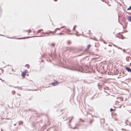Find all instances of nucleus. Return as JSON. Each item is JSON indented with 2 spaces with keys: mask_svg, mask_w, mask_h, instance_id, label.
Here are the masks:
<instances>
[{
  "mask_svg": "<svg viewBox=\"0 0 131 131\" xmlns=\"http://www.w3.org/2000/svg\"><path fill=\"white\" fill-rule=\"evenodd\" d=\"M128 20L129 21L131 22V16L128 17Z\"/></svg>",
  "mask_w": 131,
  "mask_h": 131,
  "instance_id": "obj_19",
  "label": "nucleus"
},
{
  "mask_svg": "<svg viewBox=\"0 0 131 131\" xmlns=\"http://www.w3.org/2000/svg\"><path fill=\"white\" fill-rule=\"evenodd\" d=\"M28 110H24V112H28Z\"/></svg>",
  "mask_w": 131,
  "mask_h": 131,
  "instance_id": "obj_30",
  "label": "nucleus"
},
{
  "mask_svg": "<svg viewBox=\"0 0 131 131\" xmlns=\"http://www.w3.org/2000/svg\"><path fill=\"white\" fill-rule=\"evenodd\" d=\"M58 0H54V1L55 2H56Z\"/></svg>",
  "mask_w": 131,
  "mask_h": 131,
  "instance_id": "obj_46",
  "label": "nucleus"
},
{
  "mask_svg": "<svg viewBox=\"0 0 131 131\" xmlns=\"http://www.w3.org/2000/svg\"><path fill=\"white\" fill-rule=\"evenodd\" d=\"M91 46V44H89L88 45L87 47L85 49V51H86L88 50L90 48Z\"/></svg>",
  "mask_w": 131,
  "mask_h": 131,
  "instance_id": "obj_6",
  "label": "nucleus"
},
{
  "mask_svg": "<svg viewBox=\"0 0 131 131\" xmlns=\"http://www.w3.org/2000/svg\"><path fill=\"white\" fill-rule=\"evenodd\" d=\"M67 43L68 44H71V42L70 41H67Z\"/></svg>",
  "mask_w": 131,
  "mask_h": 131,
  "instance_id": "obj_24",
  "label": "nucleus"
},
{
  "mask_svg": "<svg viewBox=\"0 0 131 131\" xmlns=\"http://www.w3.org/2000/svg\"><path fill=\"white\" fill-rule=\"evenodd\" d=\"M69 123L68 124V126L70 128V127H71V123Z\"/></svg>",
  "mask_w": 131,
  "mask_h": 131,
  "instance_id": "obj_22",
  "label": "nucleus"
},
{
  "mask_svg": "<svg viewBox=\"0 0 131 131\" xmlns=\"http://www.w3.org/2000/svg\"><path fill=\"white\" fill-rule=\"evenodd\" d=\"M14 74V75H18V74Z\"/></svg>",
  "mask_w": 131,
  "mask_h": 131,
  "instance_id": "obj_49",
  "label": "nucleus"
},
{
  "mask_svg": "<svg viewBox=\"0 0 131 131\" xmlns=\"http://www.w3.org/2000/svg\"><path fill=\"white\" fill-rule=\"evenodd\" d=\"M12 70L13 71H14V69H13V68L12 69Z\"/></svg>",
  "mask_w": 131,
  "mask_h": 131,
  "instance_id": "obj_45",
  "label": "nucleus"
},
{
  "mask_svg": "<svg viewBox=\"0 0 131 131\" xmlns=\"http://www.w3.org/2000/svg\"><path fill=\"white\" fill-rule=\"evenodd\" d=\"M9 86H10V87H14V88H18V86H16V87H15V86H11V85H9Z\"/></svg>",
  "mask_w": 131,
  "mask_h": 131,
  "instance_id": "obj_26",
  "label": "nucleus"
},
{
  "mask_svg": "<svg viewBox=\"0 0 131 131\" xmlns=\"http://www.w3.org/2000/svg\"><path fill=\"white\" fill-rule=\"evenodd\" d=\"M26 75V73H25V72H22L21 74V76L23 77V78L24 77H25V75Z\"/></svg>",
  "mask_w": 131,
  "mask_h": 131,
  "instance_id": "obj_13",
  "label": "nucleus"
},
{
  "mask_svg": "<svg viewBox=\"0 0 131 131\" xmlns=\"http://www.w3.org/2000/svg\"><path fill=\"white\" fill-rule=\"evenodd\" d=\"M63 27H66L65 26H63L62 27H61L60 28H63Z\"/></svg>",
  "mask_w": 131,
  "mask_h": 131,
  "instance_id": "obj_31",
  "label": "nucleus"
},
{
  "mask_svg": "<svg viewBox=\"0 0 131 131\" xmlns=\"http://www.w3.org/2000/svg\"><path fill=\"white\" fill-rule=\"evenodd\" d=\"M0 69L1 70L2 73H3L4 71L3 69H2L1 68Z\"/></svg>",
  "mask_w": 131,
  "mask_h": 131,
  "instance_id": "obj_34",
  "label": "nucleus"
},
{
  "mask_svg": "<svg viewBox=\"0 0 131 131\" xmlns=\"http://www.w3.org/2000/svg\"><path fill=\"white\" fill-rule=\"evenodd\" d=\"M75 31V30L74 29V27H73V31Z\"/></svg>",
  "mask_w": 131,
  "mask_h": 131,
  "instance_id": "obj_36",
  "label": "nucleus"
},
{
  "mask_svg": "<svg viewBox=\"0 0 131 131\" xmlns=\"http://www.w3.org/2000/svg\"><path fill=\"white\" fill-rule=\"evenodd\" d=\"M116 70V72H116V74H117L118 73V71L117 70Z\"/></svg>",
  "mask_w": 131,
  "mask_h": 131,
  "instance_id": "obj_35",
  "label": "nucleus"
},
{
  "mask_svg": "<svg viewBox=\"0 0 131 131\" xmlns=\"http://www.w3.org/2000/svg\"><path fill=\"white\" fill-rule=\"evenodd\" d=\"M88 115L89 116L87 117V121L88 122H89L90 124H91L92 122V115L91 114H88Z\"/></svg>",
  "mask_w": 131,
  "mask_h": 131,
  "instance_id": "obj_2",
  "label": "nucleus"
},
{
  "mask_svg": "<svg viewBox=\"0 0 131 131\" xmlns=\"http://www.w3.org/2000/svg\"><path fill=\"white\" fill-rule=\"evenodd\" d=\"M118 37L119 38L123 39L124 37L122 35L120 34H119L118 35Z\"/></svg>",
  "mask_w": 131,
  "mask_h": 131,
  "instance_id": "obj_11",
  "label": "nucleus"
},
{
  "mask_svg": "<svg viewBox=\"0 0 131 131\" xmlns=\"http://www.w3.org/2000/svg\"><path fill=\"white\" fill-rule=\"evenodd\" d=\"M64 35V33H62V32H60V33H58L55 34V35Z\"/></svg>",
  "mask_w": 131,
  "mask_h": 131,
  "instance_id": "obj_15",
  "label": "nucleus"
},
{
  "mask_svg": "<svg viewBox=\"0 0 131 131\" xmlns=\"http://www.w3.org/2000/svg\"><path fill=\"white\" fill-rule=\"evenodd\" d=\"M34 111V110L32 109V108H30L28 110V111Z\"/></svg>",
  "mask_w": 131,
  "mask_h": 131,
  "instance_id": "obj_23",
  "label": "nucleus"
},
{
  "mask_svg": "<svg viewBox=\"0 0 131 131\" xmlns=\"http://www.w3.org/2000/svg\"><path fill=\"white\" fill-rule=\"evenodd\" d=\"M59 83V82L57 81H55L51 83V84L53 86H54Z\"/></svg>",
  "mask_w": 131,
  "mask_h": 131,
  "instance_id": "obj_3",
  "label": "nucleus"
},
{
  "mask_svg": "<svg viewBox=\"0 0 131 131\" xmlns=\"http://www.w3.org/2000/svg\"><path fill=\"white\" fill-rule=\"evenodd\" d=\"M32 90V91H37L36 90Z\"/></svg>",
  "mask_w": 131,
  "mask_h": 131,
  "instance_id": "obj_40",
  "label": "nucleus"
},
{
  "mask_svg": "<svg viewBox=\"0 0 131 131\" xmlns=\"http://www.w3.org/2000/svg\"><path fill=\"white\" fill-rule=\"evenodd\" d=\"M75 35H76V36H79V35L77 34H75Z\"/></svg>",
  "mask_w": 131,
  "mask_h": 131,
  "instance_id": "obj_43",
  "label": "nucleus"
},
{
  "mask_svg": "<svg viewBox=\"0 0 131 131\" xmlns=\"http://www.w3.org/2000/svg\"><path fill=\"white\" fill-rule=\"evenodd\" d=\"M0 11H1V13H2V9L1 8V6H0Z\"/></svg>",
  "mask_w": 131,
  "mask_h": 131,
  "instance_id": "obj_29",
  "label": "nucleus"
},
{
  "mask_svg": "<svg viewBox=\"0 0 131 131\" xmlns=\"http://www.w3.org/2000/svg\"><path fill=\"white\" fill-rule=\"evenodd\" d=\"M35 37V36H28L27 37H21V38H17V39H27L28 38H30L31 37Z\"/></svg>",
  "mask_w": 131,
  "mask_h": 131,
  "instance_id": "obj_4",
  "label": "nucleus"
},
{
  "mask_svg": "<svg viewBox=\"0 0 131 131\" xmlns=\"http://www.w3.org/2000/svg\"><path fill=\"white\" fill-rule=\"evenodd\" d=\"M29 75V74H27L26 75V76H28Z\"/></svg>",
  "mask_w": 131,
  "mask_h": 131,
  "instance_id": "obj_52",
  "label": "nucleus"
},
{
  "mask_svg": "<svg viewBox=\"0 0 131 131\" xmlns=\"http://www.w3.org/2000/svg\"><path fill=\"white\" fill-rule=\"evenodd\" d=\"M29 100H31V98H29Z\"/></svg>",
  "mask_w": 131,
  "mask_h": 131,
  "instance_id": "obj_58",
  "label": "nucleus"
},
{
  "mask_svg": "<svg viewBox=\"0 0 131 131\" xmlns=\"http://www.w3.org/2000/svg\"><path fill=\"white\" fill-rule=\"evenodd\" d=\"M62 113H60V114L61 115V114H62Z\"/></svg>",
  "mask_w": 131,
  "mask_h": 131,
  "instance_id": "obj_56",
  "label": "nucleus"
},
{
  "mask_svg": "<svg viewBox=\"0 0 131 131\" xmlns=\"http://www.w3.org/2000/svg\"><path fill=\"white\" fill-rule=\"evenodd\" d=\"M64 117H63V119H64Z\"/></svg>",
  "mask_w": 131,
  "mask_h": 131,
  "instance_id": "obj_63",
  "label": "nucleus"
},
{
  "mask_svg": "<svg viewBox=\"0 0 131 131\" xmlns=\"http://www.w3.org/2000/svg\"><path fill=\"white\" fill-rule=\"evenodd\" d=\"M13 38V37H9V38L12 39Z\"/></svg>",
  "mask_w": 131,
  "mask_h": 131,
  "instance_id": "obj_57",
  "label": "nucleus"
},
{
  "mask_svg": "<svg viewBox=\"0 0 131 131\" xmlns=\"http://www.w3.org/2000/svg\"><path fill=\"white\" fill-rule=\"evenodd\" d=\"M17 94L18 95H20V94H19V93H18V94Z\"/></svg>",
  "mask_w": 131,
  "mask_h": 131,
  "instance_id": "obj_51",
  "label": "nucleus"
},
{
  "mask_svg": "<svg viewBox=\"0 0 131 131\" xmlns=\"http://www.w3.org/2000/svg\"><path fill=\"white\" fill-rule=\"evenodd\" d=\"M77 27V26H76V25H74V27H74V28H75V27Z\"/></svg>",
  "mask_w": 131,
  "mask_h": 131,
  "instance_id": "obj_38",
  "label": "nucleus"
},
{
  "mask_svg": "<svg viewBox=\"0 0 131 131\" xmlns=\"http://www.w3.org/2000/svg\"><path fill=\"white\" fill-rule=\"evenodd\" d=\"M43 30V29H39V30H38V31H42Z\"/></svg>",
  "mask_w": 131,
  "mask_h": 131,
  "instance_id": "obj_33",
  "label": "nucleus"
},
{
  "mask_svg": "<svg viewBox=\"0 0 131 131\" xmlns=\"http://www.w3.org/2000/svg\"><path fill=\"white\" fill-rule=\"evenodd\" d=\"M97 86L98 87V83L97 84Z\"/></svg>",
  "mask_w": 131,
  "mask_h": 131,
  "instance_id": "obj_59",
  "label": "nucleus"
},
{
  "mask_svg": "<svg viewBox=\"0 0 131 131\" xmlns=\"http://www.w3.org/2000/svg\"><path fill=\"white\" fill-rule=\"evenodd\" d=\"M48 31L49 32V33L52 34H54L56 33V30H54L53 31H51L50 30H48Z\"/></svg>",
  "mask_w": 131,
  "mask_h": 131,
  "instance_id": "obj_12",
  "label": "nucleus"
},
{
  "mask_svg": "<svg viewBox=\"0 0 131 131\" xmlns=\"http://www.w3.org/2000/svg\"><path fill=\"white\" fill-rule=\"evenodd\" d=\"M60 28H56V29H58V30H60Z\"/></svg>",
  "mask_w": 131,
  "mask_h": 131,
  "instance_id": "obj_37",
  "label": "nucleus"
},
{
  "mask_svg": "<svg viewBox=\"0 0 131 131\" xmlns=\"http://www.w3.org/2000/svg\"><path fill=\"white\" fill-rule=\"evenodd\" d=\"M38 31V30L37 31V32L35 34V35H37V34H39V33L41 32V31Z\"/></svg>",
  "mask_w": 131,
  "mask_h": 131,
  "instance_id": "obj_17",
  "label": "nucleus"
},
{
  "mask_svg": "<svg viewBox=\"0 0 131 131\" xmlns=\"http://www.w3.org/2000/svg\"><path fill=\"white\" fill-rule=\"evenodd\" d=\"M74 34H72V33H68V34H67L68 35H73Z\"/></svg>",
  "mask_w": 131,
  "mask_h": 131,
  "instance_id": "obj_28",
  "label": "nucleus"
},
{
  "mask_svg": "<svg viewBox=\"0 0 131 131\" xmlns=\"http://www.w3.org/2000/svg\"><path fill=\"white\" fill-rule=\"evenodd\" d=\"M50 34L49 33V32L48 31V32H41V33H40V34L42 35H45L46 34H47L45 36H42V35H40L39 36H35L36 37H46V36H51V35H50L49 34Z\"/></svg>",
  "mask_w": 131,
  "mask_h": 131,
  "instance_id": "obj_1",
  "label": "nucleus"
},
{
  "mask_svg": "<svg viewBox=\"0 0 131 131\" xmlns=\"http://www.w3.org/2000/svg\"><path fill=\"white\" fill-rule=\"evenodd\" d=\"M49 61H50V62H51V60H49Z\"/></svg>",
  "mask_w": 131,
  "mask_h": 131,
  "instance_id": "obj_60",
  "label": "nucleus"
},
{
  "mask_svg": "<svg viewBox=\"0 0 131 131\" xmlns=\"http://www.w3.org/2000/svg\"><path fill=\"white\" fill-rule=\"evenodd\" d=\"M73 118H74V117L73 116L68 117V119H69V121L68 122H67V123H71V122L72 119H73Z\"/></svg>",
  "mask_w": 131,
  "mask_h": 131,
  "instance_id": "obj_7",
  "label": "nucleus"
},
{
  "mask_svg": "<svg viewBox=\"0 0 131 131\" xmlns=\"http://www.w3.org/2000/svg\"><path fill=\"white\" fill-rule=\"evenodd\" d=\"M51 46H53V47H54L55 46V43H52L51 44Z\"/></svg>",
  "mask_w": 131,
  "mask_h": 131,
  "instance_id": "obj_21",
  "label": "nucleus"
},
{
  "mask_svg": "<svg viewBox=\"0 0 131 131\" xmlns=\"http://www.w3.org/2000/svg\"><path fill=\"white\" fill-rule=\"evenodd\" d=\"M28 70H25L24 71V72H25V73H27L28 72Z\"/></svg>",
  "mask_w": 131,
  "mask_h": 131,
  "instance_id": "obj_25",
  "label": "nucleus"
},
{
  "mask_svg": "<svg viewBox=\"0 0 131 131\" xmlns=\"http://www.w3.org/2000/svg\"><path fill=\"white\" fill-rule=\"evenodd\" d=\"M126 69L128 72H130L131 73V69L130 68L126 67H125Z\"/></svg>",
  "mask_w": 131,
  "mask_h": 131,
  "instance_id": "obj_9",
  "label": "nucleus"
},
{
  "mask_svg": "<svg viewBox=\"0 0 131 131\" xmlns=\"http://www.w3.org/2000/svg\"><path fill=\"white\" fill-rule=\"evenodd\" d=\"M10 122H12V121H11V119H10Z\"/></svg>",
  "mask_w": 131,
  "mask_h": 131,
  "instance_id": "obj_54",
  "label": "nucleus"
},
{
  "mask_svg": "<svg viewBox=\"0 0 131 131\" xmlns=\"http://www.w3.org/2000/svg\"><path fill=\"white\" fill-rule=\"evenodd\" d=\"M40 35H42V36H45V35H43V34L41 35V34H40Z\"/></svg>",
  "mask_w": 131,
  "mask_h": 131,
  "instance_id": "obj_48",
  "label": "nucleus"
},
{
  "mask_svg": "<svg viewBox=\"0 0 131 131\" xmlns=\"http://www.w3.org/2000/svg\"><path fill=\"white\" fill-rule=\"evenodd\" d=\"M28 68H29V65H28V67H27Z\"/></svg>",
  "mask_w": 131,
  "mask_h": 131,
  "instance_id": "obj_39",
  "label": "nucleus"
},
{
  "mask_svg": "<svg viewBox=\"0 0 131 131\" xmlns=\"http://www.w3.org/2000/svg\"><path fill=\"white\" fill-rule=\"evenodd\" d=\"M95 40H96L97 41H98L97 40V39H94Z\"/></svg>",
  "mask_w": 131,
  "mask_h": 131,
  "instance_id": "obj_62",
  "label": "nucleus"
},
{
  "mask_svg": "<svg viewBox=\"0 0 131 131\" xmlns=\"http://www.w3.org/2000/svg\"><path fill=\"white\" fill-rule=\"evenodd\" d=\"M6 119H9V118H6Z\"/></svg>",
  "mask_w": 131,
  "mask_h": 131,
  "instance_id": "obj_53",
  "label": "nucleus"
},
{
  "mask_svg": "<svg viewBox=\"0 0 131 131\" xmlns=\"http://www.w3.org/2000/svg\"><path fill=\"white\" fill-rule=\"evenodd\" d=\"M28 65H29L28 64H26V65H25V66L26 67L27 65L28 66Z\"/></svg>",
  "mask_w": 131,
  "mask_h": 131,
  "instance_id": "obj_44",
  "label": "nucleus"
},
{
  "mask_svg": "<svg viewBox=\"0 0 131 131\" xmlns=\"http://www.w3.org/2000/svg\"><path fill=\"white\" fill-rule=\"evenodd\" d=\"M94 117L95 118H98V114H96L95 113L94 115Z\"/></svg>",
  "mask_w": 131,
  "mask_h": 131,
  "instance_id": "obj_16",
  "label": "nucleus"
},
{
  "mask_svg": "<svg viewBox=\"0 0 131 131\" xmlns=\"http://www.w3.org/2000/svg\"><path fill=\"white\" fill-rule=\"evenodd\" d=\"M79 126V125L78 124H75V126L74 127H70V128L71 129H78V127Z\"/></svg>",
  "mask_w": 131,
  "mask_h": 131,
  "instance_id": "obj_5",
  "label": "nucleus"
},
{
  "mask_svg": "<svg viewBox=\"0 0 131 131\" xmlns=\"http://www.w3.org/2000/svg\"><path fill=\"white\" fill-rule=\"evenodd\" d=\"M69 69L71 70H76V69L75 68H68Z\"/></svg>",
  "mask_w": 131,
  "mask_h": 131,
  "instance_id": "obj_18",
  "label": "nucleus"
},
{
  "mask_svg": "<svg viewBox=\"0 0 131 131\" xmlns=\"http://www.w3.org/2000/svg\"><path fill=\"white\" fill-rule=\"evenodd\" d=\"M64 109H63V110H61V111H64Z\"/></svg>",
  "mask_w": 131,
  "mask_h": 131,
  "instance_id": "obj_42",
  "label": "nucleus"
},
{
  "mask_svg": "<svg viewBox=\"0 0 131 131\" xmlns=\"http://www.w3.org/2000/svg\"><path fill=\"white\" fill-rule=\"evenodd\" d=\"M91 38L92 39H93V38Z\"/></svg>",
  "mask_w": 131,
  "mask_h": 131,
  "instance_id": "obj_61",
  "label": "nucleus"
},
{
  "mask_svg": "<svg viewBox=\"0 0 131 131\" xmlns=\"http://www.w3.org/2000/svg\"><path fill=\"white\" fill-rule=\"evenodd\" d=\"M16 125V124H14V126H15Z\"/></svg>",
  "mask_w": 131,
  "mask_h": 131,
  "instance_id": "obj_47",
  "label": "nucleus"
},
{
  "mask_svg": "<svg viewBox=\"0 0 131 131\" xmlns=\"http://www.w3.org/2000/svg\"><path fill=\"white\" fill-rule=\"evenodd\" d=\"M0 35L1 36H4L3 35H1V34H0Z\"/></svg>",
  "mask_w": 131,
  "mask_h": 131,
  "instance_id": "obj_55",
  "label": "nucleus"
},
{
  "mask_svg": "<svg viewBox=\"0 0 131 131\" xmlns=\"http://www.w3.org/2000/svg\"><path fill=\"white\" fill-rule=\"evenodd\" d=\"M113 109L112 108H111V109L110 110V111L111 112L113 111Z\"/></svg>",
  "mask_w": 131,
  "mask_h": 131,
  "instance_id": "obj_32",
  "label": "nucleus"
},
{
  "mask_svg": "<svg viewBox=\"0 0 131 131\" xmlns=\"http://www.w3.org/2000/svg\"><path fill=\"white\" fill-rule=\"evenodd\" d=\"M94 67L95 69L96 70L98 71V65L97 63H96L95 65H94Z\"/></svg>",
  "mask_w": 131,
  "mask_h": 131,
  "instance_id": "obj_10",
  "label": "nucleus"
},
{
  "mask_svg": "<svg viewBox=\"0 0 131 131\" xmlns=\"http://www.w3.org/2000/svg\"><path fill=\"white\" fill-rule=\"evenodd\" d=\"M23 31L24 32H28V33H30L31 32V31L30 29L27 30H24Z\"/></svg>",
  "mask_w": 131,
  "mask_h": 131,
  "instance_id": "obj_14",
  "label": "nucleus"
},
{
  "mask_svg": "<svg viewBox=\"0 0 131 131\" xmlns=\"http://www.w3.org/2000/svg\"><path fill=\"white\" fill-rule=\"evenodd\" d=\"M11 66V65H9V64H8V65H7L6 66V67L7 66Z\"/></svg>",
  "mask_w": 131,
  "mask_h": 131,
  "instance_id": "obj_41",
  "label": "nucleus"
},
{
  "mask_svg": "<svg viewBox=\"0 0 131 131\" xmlns=\"http://www.w3.org/2000/svg\"><path fill=\"white\" fill-rule=\"evenodd\" d=\"M130 65H131V63H130Z\"/></svg>",
  "mask_w": 131,
  "mask_h": 131,
  "instance_id": "obj_64",
  "label": "nucleus"
},
{
  "mask_svg": "<svg viewBox=\"0 0 131 131\" xmlns=\"http://www.w3.org/2000/svg\"><path fill=\"white\" fill-rule=\"evenodd\" d=\"M12 94L13 95L15 94L16 93V92L14 90H13L12 91Z\"/></svg>",
  "mask_w": 131,
  "mask_h": 131,
  "instance_id": "obj_20",
  "label": "nucleus"
},
{
  "mask_svg": "<svg viewBox=\"0 0 131 131\" xmlns=\"http://www.w3.org/2000/svg\"><path fill=\"white\" fill-rule=\"evenodd\" d=\"M1 130L2 131H3V130L2 129V128H1Z\"/></svg>",
  "mask_w": 131,
  "mask_h": 131,
  "instance_id": "obj_50",
  "label": "nucleus"
},
{
  "mask_svg": "<svg viewBox=\"0 0 131 131\" xmlns=\"http://www.w3.org/2000/svg\"><path fill=\"white\" fill-rule=\"evenodd\" d=\"M131 9V6H130L127 9V10H129Z\"/></svg>",
  "mask_w": 131,
  "mask_h": 131,
  "instance_id": "obj_27",
  "label": "nucleus"
},
{
  "mask_svg": "<svg viewBox=\"0 0 131 131\" xmlns=\"http://www.w3.org/2000/svg\"><path fill=\"white\" fill-rule=\"evenodd\" d=\"M64 31L65 32H70L71 31V30L68 28H66L63 29Z\"/></svg>",
  "mask_w": 131,
  "mask_h": 131,
  "instance_id": "obj_8",
  "label": "nucleus"
}]
</instances>
